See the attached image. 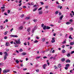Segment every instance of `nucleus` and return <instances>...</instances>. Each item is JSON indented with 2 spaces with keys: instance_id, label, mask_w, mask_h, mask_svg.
I'll return each instance as SVG.
<instances>
[{
  "instance_id": "18",
  "label": "nucleus",
  "mask_w": 74,
  "mask_h": 74,
  "mask_svg": "<svg viewBox=\"0 0 74 74\" xmlns=\"http://www.w3.org/2000/svg\"><path fill=\"white\" fill-rule=\"evenodd\" d=\"M66 55L67 56V57H70V56H71V55L69 53L68 54H66Z\"/></svg>"
},
{
  "instance_id": "63",
  "label": "nucleus",
  "mask_w": 74,
  "mask_h": 74,
  "mask_svg": "<svg viewBox=\"0 0 74 74\" xmlns=\"http://www.w3.org/2000/svg\"><path fill=\"white\" fill-rule=\"evenodd\" d=\"M65 47V46H64V45H63L62 47L63 48H64Z\"/></svg>"
},
{
  "instance_id": "45",
  "label": "nucleus",
  "mask_w": 74,
  "mask_h": 74,
  "mask_svg": "<svg viewBox=\"0 0 74 74\" xmlns=\"http://www.w3.org/2000/svg\"><path fill=\"white\" fill-rule=\"evenodd\" d=\"M8 33V32H5L4 33V35H6L7 34V33Z\"/></svg>"
},
{
  "instance_id": "11",
  "label": "nucleus",
  "mask_w": 74,
  "mask_h": 74,
  "mask_svg": "<svg viewBox=\"0 0 74 74\" xmlns=\"http://www.w3.org/2000/svg\"><path fill=\"white\" fill-rule=\"evenodd\" d=\"M62 7H62V6L60 5H58V8H60V10H61V9H62Z\"/></svg>"
},
{
  "instance_id": "38",
  "label": "nucleus",
  "mask_w": 74,
  "mask_h": 74,
  "mask_svg": "<svg viewBox=\"0 0 74 74\" xmlns=\"http://www.w3.org/2000/svg\"><path fill=\"white\" fill-rule=\"evenodd\" d=\"M33 29H34V30H36V29H37V27H36V26H35L34 28H33Z\"/></svg>"
},
{
  "instance_id": "12",
  "label": "nucleus",
  "mask_w": 74,
  "mask_h": 74,
  "mask_svg": "<svg viewBox=\"0 0 74 74\" xmlns=\"http://www.w3.org/2000/svg\"><path fill=\"white\" fill-rule=\"evenodd\" d=\"M7 56H4V60H5L7 59Z\"/></svg>"
},
{
  "instance_id": "57",
  "label": "nucleus",
  "mask_w": 74,
  "mask_h": 74,
  "mask_svg": "<svg viewBox=\"0 0 74 74\" xmlns=\"http://www.w3.org/2000/svg\"><path fill=\"white\" fill-rule=\"evenodd\" d=\"M4 38V39H7V36L5 37Z\"/></svg>"
},
{
  "instance_id": "52",
  "label": "nucleus",
  "mask_w": 74,
  "mask_h": 74,
  "mask_svg": "<svg viewBox=\"0 0 74 74\" xmlns=\"http://www.w3.org/2000/svg\"><path fill=\"white\" fill-rule=\"evenodd\" d=\"M20 66H21V67H23V64H20Z\"/></svg>"
},
{
  "instance_id": "24",
  "label": "nucleus",
  "mask_w": 74,
  "mask_h": 74,
  "mask_svg": "<svg viewBox=\"0 0 74 74\" xmlns=\"http://www.w3.org/2000/svg\"><path fill=\"white\" fill-rule=\"evenodd\" d=\"M74 43H73V42H71L70 43V45H74Z\"/></svg>"
},
{
  "instance_id": "62",
  "label": "nucleus",
  "mask_w": 74,
  "mask_h": 74,
  "mask_svg": "<svg viewBox=\"0 0 74 74\" xmlns=\"http://www.w3.org/2000/svg\"><path fill=\"white\" fill-rule=\"evenodd\" d=\"M4 15H7V13H4Z\"/></svg>"
},
{
  "instance_id": "41",
  "label": "nucleus",
  "mask_w": 74,
  "mask_h": 74,
  "mask_svg": "<svg viewBox=\"0 0 74 74\" xmlns=\"http://www.w3.org/2000/svg\"><path fill=\"white\" fill-rule=\"evenodd\" d=\"M73 30V28L72 27L70 28V30H71V31Z\"/></svg>"
},
{
  "instance_id": "29",
  "label": "nucleus",
  "mask_w": 74,
  "mask_h": 74,
  "mask_svg": "<svg viewBox=\"0 0 74 74\" xmlns=\"http://www.w3.org/2000/svg\"><path fill=\"white\" fill-rule=\"evenodd\" d=\"M19 52H22L23 51V50L21 49H20L19 50Z\"/></svg>"
},
{
  "instance_id": "59",
  "label": "nucleus",
  "mask_w": 74,
  "mask_h": 74,
  "mask_svg": "<svg viewBox=\"0 0 74 74\" xmlns=\"http://www.w3.org/2000/svg\"><path fill=\"white\" fill-rule=\"evenodd\" d=\"M24 45H27V44H26V42H25L24 43Z\"/></svg>"
},
{
  "instance_id": "22",
  "label": "nucleus",
  "mask_w": 74,
  "mask_h": 74,
  "mask_svg": "<svg viewBox=\"0 0 74 74\" xmlns=\"http://www.w3.org/2000/svg\"><path fill=\"white\" fill-rule=\"evenodd\" d=\"M37 8L36 7V8H35V9H34L33 10V11L34 12V11H36V10H37Z\"/></svg>"
},
{
  "instance_id": "60",
  "label": "nucleus",
  "mask_w": 74,
  "mask_h": 74,
  "mask_svg": "<svg viewBox=\"0 0 74 74\" xmlns=\"http://www.w3.org/2000/svg\"><path fill=\"white\" fill-rule=\"evenodd\" d=\"M36 38L37 39H39V38H40L38 37V36H36Z\"/></svg>"
},
{
  "instance_id": "51",
  "label": "nucleus",
  "mask_w": 74,
  "mask_h": 74,
  "mask_svg": "<svg viewBox=\"0 0 74 74\" xmlns=\"http://www.w3.org/2000/svg\"><path fill=\"white\" fill-rule=\"evenodd\" d=\"M8 20L7 19H6L5 20V22H8Z\"/></svg>"
},
{
  "instance_id": "35",
  "label": "nucleus",
  "mask_w": 74,
  "mask_h": 74,
  "mask_svg": "<svg viewBox=\"0 0 74 74\" xmlns=\"http://www.w3.org/2000/svg\"><path fill=\"white\" fill-rule=\"evenodd\" d=\"M30 19V17H27L25 18V19Z\"/></svg>"
},
{
  "instance_id": "64",
  "label": "nucleus",
  "mask_w": 74,
  "mask_h": 74,
  "mask_svg": "<svg viewBox=\"0 0 74 74\" xmlns=\"http://www.w3.org/2000/svg\"><path fill=\"white\" fill-rule=\"evenodd\" d=\"M14 30V29L12 28V29H11L10 31L12 32V30Z\"/></svg>"
},
{
  "instance_id": "5",
  "label": "nucleus",
  "mask_w": 74,
  "mask_h": 74,
  "mask_svg": "<svg viewBox=\"0 0 74 74\" xmlns=\"http://www.w3.org/2000/svg\"><path fill=\"white\" fill-rule=\"evenodd\" d=\"M55 38L53 37L52 38V40L51 41V42L52 43H53V42H55Z\"/></svg>"
},
{
  "instance_id": "54",
  "label": "nucleus",
  "mask_w": 74,
  "mask_h": 74,
  "mask_svg": "<svg viewBox=\"0 0 74 74\" xmlns=\"http://www.w3.org/2000/svg\"><path fill=\"white\" fill-rule=\"evenodd\" d=\"M62 22V21L60 20H59L58 21V23H61Z\"/></svg>"
},
{
  "instance_id": "6",
  "label": "nucleus",
  "mask_w": 74,
  "mask_h": 74,
  "mask_svg": "<svg viewBox=\"0 0 74 74\" xmlns=\"http://www.w3.org/2000/svg\"><path fill=\"white\" fill-rule=\"evenodd\" d=\"M47 64H44L42 66V67H43L44 69H46L45 67H47Z\"/></svg>"
},
{
  "instance_id": "19",
  "label": "nucleus",
  "mask_w": 74,
  "mask_h": 74,
  "mask_svg": "<svg viewBox=\"0 0 74 74\" xmlns=\"http://www.w3.org/2000/svg\"><path fill=\"white\" fill-rule=\"evenodd\" d=\"M27 32H30V27L28 28L27 29Z\"/></svg>"
},
{
  "instance_id": "39",
  "label": "nucleus",
  "mask_w": 74,
  "mask_h": 74,
  "mask_svg": "<svg viewBox=\"0 0 74 74\" xmlns=\"http://www.w3.org/2000/svg\"><path fill=\"white\" fill-rule=\"evenodd\" d=\"M42 10V8H40L38 10V11H40V10Z\"/></svg>"
},
{
  "instance_id": "43",
  "label": "nucleus",
  "mask_w": 74,
  "mask_h": 74,
  "mask_svg": "<svg viewBox=\"0 0 74 74\" xmlns=\"http://www.w3.org/2000/svg\"><path fill=\"white\" fill-rule=\"evenodd\" d=\"M66 41H64L63 42H62V44H66Z\"/></svg>"
},
{
  "instance_id": "25",
  "label": "nucleus",
  "mask_w": 74,
  "mask_h": 74,
  "mask_svg": "<svg viewBox=\"0 0 74 74\" xmlns=\"http://www.w3.org/2000/svg\"><path fill=\"white\" fill-rule=\"evenodd\" d=\"M42 41H44L45 40V38H43L42 39Z\"/></svg>"
},
{
  "instance_id": "55",
  "label": "nucleus",
  "mask_w": 74,
  "mask_h": 74,
  "mask_svg": "<svg viewBox=\"0 0 74 74\" xmlns=\"http://www.w3.org/2000/svg\"><path fill=\"white\" fill-rule=\"evenodd\" d=\"M8 14H9V13H10V10H8Z\"/></svg>"
},
{
  "instance_id": "58",
  "label": "nucleus",
  "mask_w": 74,
  "mask_h": 74,
  "mask_svg": "<svg viewBox=\"0 0 74 74\" xmlns=\"http://www.w3.org/2000/svg\"><path fill=\"white\" fill-rule=\"evenodd\" d=\"M59 15H62V13H61V12H59Z\"/></svg>"
},
{
  "instance_id": "34",
  "label": "nucleus",
  "mask_w": 74,
  "mask_h": 74,
  "mask_svg": "<svg viewBox=\"0 0 74 74\" xmlns=\"http://www.w3.org/2000/svg\"><path fill=\"white\" fill-rule=\"evenodd\" d=\"M16 67H17L18 69H20V67L18 65L16 66Z\"/></svg>"
},
{
  "instance_id": "21",
  "label": "nucleus",
  "mask_w": 74,
  "mask_h": 74,
  "mask_svg": "<svg viewBox=\"0 0 74 74\" xmlns=\"http://www.w3.org/2000/svg\"><path fill=\"white\" fill-rule=\"evenodd\" d=\"M71 23L70 22H68L66 23V25H70V24H71Z\"/></svg>"
},
{
  "instance_id": "16",
  "label": "nucleus",
  "mask_w": 74,
  "mask_h": 74,
  "mask_svg": "<svg viewBox=\"0 0 74 74\" xmlns=\"http://www.w3.org/2000/svg\"><path fill=\"white\" fill-rule=\"evenodd\" d=\"M46 27H47V26L46 25H44L43 27V30H45L46 29Z\"/></svg>"
},
{
  "instance_id": "36",
  "label": "nucleus",
  "mask_w": 74,
  "mask_h": 74,
  "mask_svg": "<svg viewBox=\"0 0 74 74\" xmlns=\"http://www.w3.org/2000/svg\"><path fill=\"white\" fill-rule=\"evenodd\" d=\"M58 13H59V11H56L55 13V14H58Z\"/></svg>"
},
{
  "instance_id": "33",
  "label": "nucleus",
  "mask_w": 74,
  "mask_h": 74,
  "mask_svg": "<svg viewBox=\"0 0 74 74\" xmlns=\"http://www.w3.org/2000/svg\"><path fill=\"white\" fill-rule=\"evenodd\" d=\"M38 42V41L37 40H36L34 41V43H36L37 42Z\"/></svg>"
},
{
  "instance_id": "3",
  "label": "nucleus",
  "mask_w": 74,
  "mask_h": 74,
  "mask_svg": "<svg viewBox=\"0 0 74 74\" xmlns=\"http://www.w3.org/2000/svg\"><path fill=\"white\" fill-rule=\"evenodd\" d=\"M10 71V70L5 69L3 70V73H4L5 74V73H8V72H9Z\"/></svg>"
},
{
  "instance_id": "31",
  "label": "nucleus",
  "mask_w": 74,
  "mask_h": 74,
  "mask_svg": "<svg viewBox=\"0 0 74 74\" xmlns=\"http://www.w3.org/2000/svg\"><path fill=\"white\" fill-rule=\"evenodd\" d=\"M34 30H35V29H32V33H34Z\"/></svg>"
},
{
  "instance_id": "32",
  "label": "nucleus",
  "mask_w": 74,
  "mask_h": 74,
  "mask_svg": "<svg viewBox=\"0 0 74 74\" xmlns=\"http://www.w3.org/2000/svg\"><path fill=\"white\" fill-rule=\"evenodd\" d=\"M24 17V14H23L21 15V18H23V17Z\"/></svg>"
},
{
  "instance_id": "2",
  "label": "nucleus",
  "mask_w": 74,
  "mask_h": 74,
  "mask_svg": "<svg viewBox=\"0 0 74 74\" xmlns=\"http://www.w3.org/2000/svg\"><path fill=\"white\" fill-rule=\"evenodd\" d=\"M66 67H65L64 69L65 70H68V67L70 66V65L69 64H67L65 65Z\"/></svg>"
},
{
  "instance_id": "47",
  "label": "nucleus",
  "mask_w": 74,
  "mask_h": 74,
  "mask_svg": "<svg viewBox=\"0 0 74 74\" xmlns=\"http://www.w3.org/2000/svg\"><path fill=\"white\" fill-rule=\"evenodd\" d=\"M74 53V51H72L71 52V54H73Z\"/></svg>"
},
{
  "instance_id": "14",
  "label": "nucleus",
  "mask_w": 74,
  "mask_h": 74,
  "mask_svg": "<svg viewBox=\"0 0 74 74\" xmlns=\"http://www.w3.org/2000/svg\"><path fill=\"white\" fill-rule=\"evenodd\" d=\"M62 53H66V51L64 49H63L62 51Z\"/></svg>"
},
{
  "instance_id": "1",
  "label": "nucleus",
  "mask_w": 74,
  "mask_h": 74,
  "mask_svg": "<svg viewBox=\"0 0 74 74\" xmlns=\"http://www.w3.org/2000/svg\"><path fill=\"white\" fill-rule=\"evenodd\" d=\"M15 42H16V43L17 44H20L21 43V42L20 41V39H18V41L15 40Z\"/></svg>"
},
{
  "instance_id": "13",
  "label": "nucleus",
  "mask_w": 74,
  "mask_h": 74,
  "mask_svg": "<svg viewBox=\"0 0 74 74\" xmlns=\"http://www.w3.org/2000/svg\"><path fill=\"white\" fill-rule=\"evenodd\" d=\"M70 62L71 61L69 59L67 60L66 61V63H69V62Z\"/></svg>"
},
{
  "instance_id": "9",
  "label": "nucleus",
  "mask_w": 74,
  "mask_h": 74,
  "mask_svg": "<svg viewBox=\"0 0 74 74\" xmlns=\"http://www.w3.org/2000/svg\"><path fill=\"white\" fill-rule=\"evenodd\" d=\"M23 28V26H20L19 28H18V29L19 30H22V29Z\"/></svg>"
},
{
  "instance_id": "8",
  "label": "nucleus",
  "mask_w": 74,
  "mask_h": 74,
  "mask_svg": "<svg viewBox=\"0 0 74 74\" xmlns=\"http://www.w3.org/2000/svg\"><path fill=\"white\" fill-rule=\"evenodd\" d=\"M4 55H5L4 56H8V53L6 52H5L4 53Z\"/></svg>"
},
{
  "instance_id": "28",
  "label": "nucleus",
  "mask_w": 74,
  "mask_h": 74,
  "mask_svg": "<svg viewBox=\"0 0 74 74\" xmlns=\"http://www.w3.org/2000/svg\"><path fill=\"white\" fill-rule=\"evenodd\" d=\"M69 38H70L71 39V40H73V38L71 37V35L69 37Z\"/></svg>"
},
{
  "instance_id": "26",
  "label": "nucleus",
  "mask_w": 74,
  "mask_h": 74,
  "mask_svg": "<svg viewBox=\"0 0 74 74\" xmlns=\"http://www.w3.org/2000/svg\"><path fill=\"white\" fill-rule=\"evenodd\" d=\"M41 58V56L36 57V59H38L39 58Z\"/></svg>"
},
{
  "instance_id": "50",
  "label": "nucleus",
  "mask_w": 74,
  "mask_h": 74,
  "mask_svg": "<svg viewBox=\"0 0 74 74\" xmlns=\"http://www.w3.org/2000/svg\"><path fill=\"white\" fill-rule=\"evenodd\" d=\"M55 51L54 50H53V51L52 52V53H54V52H55Z\"/></svg>"
},
{
  "instance_id": "49",
  "label": "nucleus",
  "mask_w": 74,
  "mask_h": 74,
  "mask_svg": "<svg viewBox=\"0 0 74 74\" xmlns=\"http://www.w3.org/2000/svg\"><path fill=\"white\" fill-rule=\"evenodd\" d=\"M44 24H42V27H44Z\"/></svg>"
},
{
  "instance_id": "23",
  "label": "nucleus",
  "mask_w": 74,
  "mask_h": 74,
  "mask_svg": "<svg viewBox=\"0 0 74 74\" xmlns=\"http://www.w3.org/2000/svg\"><path fill=\"white\" fill-rule=\"evenodd\" d=\"M50 28L51 27H50L47 26L46 27V29H50Z\"/></svg>"
},
{
  "instance_id": "15",
  "label": "nucleus",
  "mask_w": 74,
  "mask_h": 74,
  "mask_svg": "<svg viewBox=\"0 0 74 74\" xmlns=\"http://www.w3.org/2000/svg\"><path fill=\"white\" fill-rule=\"evenodd\" d=\"M26 53H25V52H24V53H21V55H23V56H24L26 55Z\"/></svg>"
},
{
  "instance_id": "20",
  "label": "nucleus",
  "mask_w": 74,
  "mask_h": 74,
  "mask_svg": "<svg viewBox=\"0 0 74 74\" xmlns=\"http://www.w3.org/2000/svg\"><path fill=\"white\" fill-rule=\"evenodd\" d=\"M5 45H6V46H8V45H9V42H7L6 43Z\"/></svg>"
},
{
  "instance_id": "37",
  "label": "nucleus",
  "mask_w": 74,
  "mask_h": 74,
  "mask_svg": "<svg viewBox=\"0 0 74 74\" xmlns=\"http://www.w3.org/2000/svg\"><path fill=\"white\" fill-rule=\"evenodd\" d=\"M54 68H55V69H58V67L56 66V65H55L54 66Z\"/></svg>"
},
{
  "instance_id": "61",
  "label": "nucleus",
  "mask_w": 74,
  "mask_h": 74,
  "mask_svg": "<svg viewBox=\"0 0 74 74\" xmlns=\"http://www.w3.org/2000/svg\"><path fill=\"white\" fill-rule=\"evenodd\" d=\"M69 21L70 22H73V20H71V19L69 20Z\"/></svg>"
},
{
  "instance_id": "53",
  "label": "nucleus",
  "mask_w": 74,
  "mask_h": 74,
  "mask_svg": "<svg viewBox=\"0 0 74 74\" xmlns=\"http://www.w3.org/2000/svg\"><path fill=\"white\" fill-rule=\"evenodd\" d=\"M0 55H3V53L2 52H0Z\"/></svg>"
},
{
  "instance_id": "48",
  "label": "nucleus",
  "mask_w": 74,
  "mask_h": 74,
  "mask_svg": "<svg viewBox=\"0 0 74 74\" xmlns=\"http://www.w3.org/2000/svg\"><path fill=\"white\" fill-rule=\"evenodd\" d=\"M40 3H41V5H43L44 4V3L42 2H40Z\"/></svg>"
},
{
  "instance_id": "42",
  "label": "nucleus",
  "mask_w": 74,
  "mask_h": 74,
  "mask_svg": "<svg viewBox=\"0 0 74 74\" xmlns=\"http://www.w3.org/2000/svg\"><path fill=\"white\" fill-rule=\"evenodd\" d=\"M36 72H37V73H38V72H39V69H36Z\"/></svg>"
},
{
  "instance_id": "56",
  "label": "nucleus",
  "mask_w": 74,
  "mask_h": 74,
  "mask_svg": "<svg viewBox=\"0 0 74 74\" xmlns=\"http://www.w3.org/2000/svg\"><path fill=\"white\" fill-rule=\"evenodd\" d=\"M14 44H15V45H16V42L15 41V42H14Z\"/></svg>"
},
{
  "instance_id": "44",
  "label": "nucleus",
  "mask_w": 74,
  "mask_h": 74,
  "mask_svg": "<svg viewBox=\"0 0 74 74\" xmlns=\"http://www.w3.org/2000/svg\"><path fill=\"white\" fill-rule=\"evenodd\" d=\"M33 21H34V22H37V21L36 19H34L33 20Z\"/></svg>"
},
{
  "instance_id": "17",
  "label": "nucleus",
  "mask_w": 74,
  "mask_h": 74,
  "mask_svg": "<svg viewBox=\"0 0 74 74\" xmlns=\"http://www.w3.org/2000/svg\"><path fill=\"white\" fill-rule=\"evenodd\" d=\"M61 61H62V62H64V61H65V58H62L61 59Z\"/></svg>"
},
{
  "instance_id": "7",
  "label": "nucleus",
  "mask_w": 74,
  "mask_h": 74,
  "mask_svg": "<svg viewBox=\"0 0 74 74\" xmlns=\"http://www.w3.org/2000/svg\"><path fill=\"white\" fill-rule=\"evenodd\" d=\"M42 13H43V12L42 11L40 10L39 11L38 14H39V15H41L42 14Z\"/></svg>"
},
{
  "instance_id": "30",
  "label": "nucleus",
  "mask_w": 74,
  "mask_h": 74,
  "mask_svg": "<svg viewBox=\"0 0 74 74\" xmlns=\"http://www.w3.org/2000/svg\"><path fill=\"white\" fill-rule=\"evenodd\" d=\"M61 66H62L60 64H59L58 66V67H59V68H60V67H61Z\"/></svg>"
},
{
  "instance_id": "4",
  "label": "nucleus",
  "mask_w": 74,
  "mask_h": 74,
  "mask_svg": "<svg viewBox=\"0 0 74 74\" xmlns=\"http://www.w3.org/2000/svg\"><path fill=\"white\" fill-rule=\"evenodd\" d=\"M10 36L13 37H18V36L16 35H10Z\"/></svg>"
},
{
  "instance_id": "40",
  "label": "nucleus",
  "mask_w": 74,
  "mask_h": 74,
  "mask_svg": "<svg viewBox=\"0 0 74 74\" xmlns=\"http://www.w3.org/2000/svg\"><path fill=\"white\" fill-rule=\"evenodd\" d=\"M34 3H33V2H32L31 3V5H34Z\"/></svg>"
},
{
  "instance_id": "27",
  "label": "nucleus",
  "mask_w": 74,
  "mask_h": 74,
  "mask_svg": "<svg viewBox=\"0 0 74 74\" xmlns=\"http://www.w3.org/2000/svg\"><path fill=\"white\" fill-rule=\"evenodd\" d=\"M16 63H17V64H18V63H19V61L18 60H16Z\"/></svg>"
},
{
  "instance_id": "46",
  "label": "nucleus",
  "mask_w": 74,
  "mask_h": 74,
  "mask_svg": "<svg viewBox=\"0 0 74 74\" xmlns=\"http://www.w3.org/2000/svg\"><path fill=\"white\" fill-rule=\"evenodd\" d=\"M1 9H4L5 8V7L3 6V7H1Z\"/></svg>"
},
{
  "instance_id": "10",
  "label": "nucleus",
  "mask_w": 74,
  "mask_h": 74,
  "mask_svg": "<svg viewBox=\"0 0 74 74\" xmlns=\"http://www.w3.org/2000/svg\"><path fill=\"white\" fill-rule=\"evenodd\" d=\"M63 15H61L59 18L60 20H62V19H63Z\"/></svg>"
}]
</instances>
